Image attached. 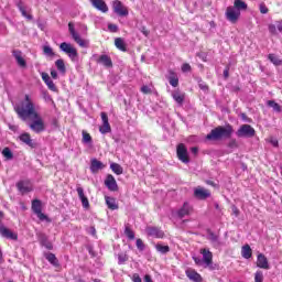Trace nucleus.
I'll return each mask as SVG.
<instances>
[{
	"mask_svg": "<svg viewBox=\"0 0 282 282\" xmlns=\"http://www.w3.org/2000/svg\"><path fill=\"white\" fill-rule=\"evenodd\" d=\"M14 110L21 120L25 121L28 118L31 120L29 128L33 133H43V131L47 129L45 120L36 110V105L30 95H25L24 100H22L19 106H15Z\"/></svg>",
	"mask_w": 282,
	"mask_h": 282,
	"instance_id": "f257e3e1",
	"label": "nucleus"
},
{
	"mask_svg": "<svg viewBox=\"0 0 282 282\" xmlns=\"http://www.w3.org/2000/svg\"><path fill=\"white\" fill-rule=\"evenodd\" d=\"M234 131L235 130L230 124H227L226 127L218 126L206 135V140H221V138H230Z\"/></svg>",
	"mask_w": 282,
	"mask_h": 282,
	"instance_id": "f03ea898",
	"label": "nucleus"
},
{
	"mask_svg": "<svg viewBox=\"0 0 282 282\" xmlns=\"http://www.w3.org/2000/svg\"><path fill=\"white\" fill-rule=\"evenodd\" d=\"M200 254H203L202 258L194 257L193 260L195 261L196 265H204V268H210L213 269V252L208 249H202Z\"/></svg>",
	"mask_w": 282,
	"mask_h": 282,
	"instance_id": "7ed1b4c3",
	"label": "nucleus"
},
{
	"mask_svg": "<svg viewBox=\"0 0 282 282\" xmlns=\"http://www.w3.org/2000/svg\"><path fill=\"white\" fill-rule=\"evenodd\" d=\"M68 31L73 40L75 41V43H77V45H79V47H89V40H84L80 37V34H78V32H76V29L74 28V23H68Z\"/></svg>",
	"mask_w": 282,
	"mask_h": 282,
	"instance_id": "20e7f679",
	"label": "nucleus"
},
{
	"mask_svg": "<svg viewBox=\"0 0 282 282\" xmlns=\"http://www.w3.org/2000/svg\"><path fill=\"white\" fill-rule=\"evenodd\" d=\"M59 50L62 52H64V54H67V56L70 58V61H78V50H76V47H74V45L67 43V42H63L59 45Z\"/></svg>",
	"mask_w": 282,
	"mask_h": 282,
	"instance_id": "39448f33",
	"label": "nucleus"
},
{
	"mask_svg": "<svg viewBox=\"0 0 282 282\" xmlns=\"http://www.w3.org/2000/svg\"><path fill=\"white\" fill-rule=\"evenodd\" d=\"M32 210L34 214H36V217L40 219V221H50L47 215L43 214V204L40 199L32 200Z\"/></svg>",
	"mask_w": 282,
	"mask_h": 282,
	"instance_id": "423d86ee",
	"label": "nucleus"
},
{
	"mask_svg": "<svg viewBox=\"0 0 282 282\" xmlns=\"http://www.w3.org/2000/svg\"><path fill=\"white\" fill-rule=\"evenodd\" d=\"M112 10L118 17H129V8L120 0L112 1Z\"/></svg>",
	"mask_w": 282,
	"mask_h": 282,
	"instance_id": "0eeeda50",
	"label": "nucleus"
},
{
	"mask_svg": "<svg viewBox=\"0 0 282 282\" xmlns=\"http://www.w3.org/2000/svg\"><path fill=\"white\" fill-rule=\"evenodd\" d=\"M254 128L250 124H242L236 132L238 138H254Z\"/></svg>",
	"mask_w": 282,
	"mask_h": 282,
	"instance_id": "6e6552de",
	"label": "nucleus"
},
{
	"mask_svg": "<svg viewBox=\"0 0 282 282\" xmlns=\"http://www.w3.org/2000/svg\"><path fill=\"white\" fill-rule=\"evenodd\" d=\"M19 193H21V195H25L26 193H32V191H34V185L32 184V182L30 180H22L19 181L15 184Z\"/></svg>",
	"mask_w": 282,
	"mask_h": 282,
	"instance_id": "1a4fd4ad",
	"label": "nucleus"
},
{
	"mask_svg": "<svg viewBox=\"0 0 282 282\" xmlns=\"http://www.w3.org/2000/svg\"><path fill=\"white\" fill-rule=\"evenodd\" d=\"M225 17L227 21H230V23H237V21H239V18L241 17V11H239V9H236L235 7H228Z\"/></svg>",
	"mask_w": 282,
	"mask_h": 282,
	"instance_id": "9d476101",
	"label": "nucleus"
},
{
	"mask_svg": "<svg viewBox=\"0 0 282 282\" xmlns=\"http://www.w3.org/2000/svg\"><path fill=\"white\" fill-rule=\"evenodd\" d=\"M176 153L178 160H181V162H183L184 164H188V162H191V160L188 159V150L186 149V145H184V143H180L177 145Z\"/></svg>",
	"mask_w": 282,
	"mask_h": 282,
	"instance_id": "9b49d317",
	"label": "nucleus"
},
{
	"mask_svg": "<svg viewBox=\"0 0 282 282\" xmlns=\"http://www.w3.org/2000/svg\"><path fill=\"white\" fill-rule=\"evenodd\" d=\"M104 184L108 188V191H111L112 193H116V191H118V182H116V177H113V175L111 174H108L106 176Z\"/></svg>",
	"mask_w": 282,
	"mask_h": 282,
	"instance_id": "f8f14e48",
	"label": "nucleus"
},
{
	"mask_svg": "<svg viewBox=\"0 0 282 282\" xmlns=\"http://www.w3.org/2000/svg\"><path fill=\"white\" fill-rule=\"evenodd\" d=\"M101 120L102 124L99 128L100 133L104 135L106 133H111V124H109V117L106 115V112H101Z\"/></svg>",
	"mask_w": 282,
	"mask_h": 282,
	"instance_id": "ddd939ff",
	"label": "nucleus"
},
{
	"mask_svg": "<svg viewBox=\"0 0 282 282\" xmlns=\"http://www.w3.org/2000/svg\"><path fill=\"white\" fill-rule=\"evenodd\" d=\"M0 235H2V237L6 239H11V241H17V239H19V235H17V232L8 229L3 225H0Z\"/></svg>",
	"mask_w": 282,
	"mask_h": 282,
	"instance_id": "4468645a",
	"label": "nucleus"
},
{
	"mask_svg": "<svg viewBox=\"0 0 282 282\" xmlns=\"http://www.w3.org/2000/svg\"><path fill=\"white\" fill-rule=\"evenodd\" d=\"M19 140L21 142H23L24 144H26V147H30L31 149H36V142H34V140H32V137L30 135V133L24 132V133L20 134Z\"/></svg>",
	"mask_w": 282,
	"mask_h": 282,
	"instance_id": "2eb2a0df",
	"label": "nucleus"
},
{
	"mask_svg": "<svg viewBox=\"0 0 282 282\" xmlns=\"http://www.w3.org/2000/svg\"><path fill=\"white\" fill-rule=\"evenodd\" d=\"M257 265L261 270H270V262H268V258L263 253H259L257 258Z\"/></svg>",
	"mask_w": 282,
	"mask_h": 282,
	"instance_id": "dca6fc26",
	"label": "nucleus"
},
{
	"mask_svg": "<svg viewBox=\"0 0 282 282\" xmlns=\"http://www.w3.org/2000/svg\"><path fill=\"white\" fill-rule=\"evenodd\" d=\"M145 232L149 235V237H155L156 239L164 238V231L158 227H148Z\"/></svg>",
	"mask_w": 282,
	"mask_h": 282,
	"instance_id": "f3484780",
	"label": "nucleus"
},
{
	"mask_svg": "<svg viewBox=\"0 0 282 282\" xmlns=\"http://www.w3.org/2000/svg\"><path fill=\"white\" fill-rule=\"evenodd\" d=\"M90 3L93 7L96 8V10H99V12H109V7L107 6V2H105V0H90Z\"/></svg>",
	"mask_w": 282,
	"mask_h": 282,
	"instance_id": "a211bd4d",
	"label": "nucleus"
},
{
	"mask_svg": "<svg viewBox=\"0 0 282 282\" xmlns=\"http://www.w3.org/2000/svg\"><path fill=\"white\" fill-rule=\"evenodd\" d=\"M194 196L197 199H208V197L210 196V192L204 187H196L194 189Z\"/></svg>",
	"mask_w": 282,
	"mask_h": 282,
	"instance_id": "6ab92c4d",
	"label": "nucleus"
},
{
	"mask_svg": "<svg viewBox=\"0 0 282 282\" xmlns=\"http://www.w3.org/2000/svg\"><path fill=\"white\" fill-rule=\"evenodd\" d=\"M193 213V207L188 203H184L183 208L180 209L176 215L180 219H184V217H188Z\"/></svg>",
	"mask_w": 282,
	"mask_h": 282,
	"instance_id": "aec40b11",
	"label": "nucleus"
},
{
	"mask_svg": "<svg viewBox=\"0 0 282 282\" xmlns=\"http://www.w3.org/2000/svg\"><path fill=\"white\" fill-rule=\"evenodd\" d=\"M185 274L187 276V279H189V281L193 282H202V274H199L197 271H195V269H187L185 271Z\"/></svg>",
	"mask_w": 282,
	"mask_h": 282,
	"instance_id": "412c9836",
	"label": "nucleus"
},
{
	"mask_svg": "<svg viewBox=\"0 0 282 282\" xmlns=\"http://www.w3.org/2000/svg\"><path fill=\"white\" fill-rule=\"evenodd\" d=\"M76 192L82 202L84 208H89V199L85 196V189L82 186H77Z\"/></svg>",
	"mask_w": 282,
	"mask_h": 282,
	"instance_id": "4be33fe9",
	"label": "nucleus"
},
{
	"mask_svg": "<svg viewBox=\"0 0 282 282\" xmlns=\"http://www.w3.org/2000/svg\"><path fill=\"white\" fill-rule=\"evenodd\" d=\"M41 76L42 80L45 83V85L48 87L51 91H57L56 85L54 84V82L47 73H42Z\"/></svg>",
	"mask_w": 282,
	"mask_h": 282,
	"instance_id": "5701e85b",
	"label": "nucleus"
},
{
	"mask_svg": "<svg viewBox=\"0 0 282 282\" xmlns=\"http://www.w3.org/2000/svg\"><path fill=\"white\" fill-rule=\"evenodd\" d=\"M13 56L19 65V67H26L28 63L23 58V53L19 50L13 51Z\"/></svg>",
	"mask_w": 282,
	"mask_h": 282,
	"instance_id": "b1692460",
	"label": "nucleus"
},
{
	"mask_svg": "<svg viewBox=\"0 0 282 282\" xmlns=\"http://www.w3.org/2000/svg\"><path fill=\"white\" fill-rule=\"evenodd\" d=\"M97 63H99V65H104V67H113V62H111V57H109V55H100L97 58Z\"/></svg>",
	"mask_w": 282,
	"mask_h": 282,
	"instance_id": "393cba45",
	"label": "nucleus"
},
{
	"mask_svg": "<svg viewBox=\"0 0 282 282\" xmlns=\"http://www.w3.org/2000/svg\"><path fill=\"white\" fill-rule=\"evenodd\" d=\"M101 169H105V165L102 164V162L96 159L91 160V163H90L91 173H98L99 171H101Z\"/></svg>",
	"mask_w": 282,
	"mask_h": 282,
	"instance_id": "a878e982",
	"label": "nucleus"
},
{
	"mask_svg": "<svg viewBox=\"0 0 282 282\" xmlns=\"http://www.w3.org/2000/svg\"><path fill=\"white\" fill-rule=\"evenodd\" d=\"M172 97L175 100V102H177V105H183L184 104V98H185L184 93H182L180 90H174L172 93Z\"/></svg>",
	"mask_w": 282,
	"mask_h": 282,
	"instance_id": "bb28decb",
	"label": "nucleus"
},
{
	"mask_svg": "<svg viewBox=\"0 0 282 282\" xmlns=\"http://www.w3.org/2000/svg\"><path fill=\"white\" fill-rule=\"evenodd\" d=\"M55 67L57 68V70L59 72V74H62L63 76H65V74L67 73V68L65 67V61L64 59H57L55 62Z\"/></svg>",
	"mask_w": 282,
	"mask_h": 282,
	"instance_id": "cd10ccee",
	"label": "nucleus"
},
{
	"mask_svg": "<svg viewBox=\"0 0 282 282\" xmlns=\"http://www.w3.org/2000/svg\"><path fill=\"white\" fill-rule=\"evenodd\" d=\"M105 199L110 210H118V203H116V198L106 196Z\"/></svg>",
	"mask_w": 282,
	"mask_h": 282,
	"instance_id": "c85d7f7f",
	"label": "nucleus"
},
{
	"mask_svg": "<svg viewBox=\"0 0 282 282\" xmlns=\"http://www.w3.org/2000/svg\"><path fill=\"white\" fill-rule=\"evenodd\" d=\"M115 45H116L117 50H120V52H127V43L124 42V40L122 37H117L115 40Z\"/></svg>",
	"mask_w": 282,
	"mask_h": 282,
	"instance_id": "c756f323",
	"label": "nucleus"
},
{
	"mask_svg": "<svg viewBox=\"0 0 282 282\" xmlns=\"http://www.w3.org/2000/svg\"><path fill=\"white\" fill-rule=\"evenodd\" d=\"M241 257H243V259H250L252 257V248H250V245L242 246Z\"/></svg>",
	"mask_w": 282,
	"mask_h": 282,
	"instance_id": "7c9ffc66",
	"label": "nucleus"
},
{
	"mask_svg": "<svg viewBox=\"0 0 282 282\" xmlns=\"http://www.w3.org/2000/svg\"><path fill=\"white\" fill-rule=\"evenodd\" d=\"M234 8H236L238 12H241V10H248V4L242 0H235Z\"/></svg>",
	"mask_w": 282,
	"mask_h": 282,
	"instance_id": "2f4dec72",
	"label": "nucleus"
},
{
	"mask_svg": "<svg viewBox=\"0 0 282 282\" xmlns=\"http://www.w3.org/2000/svg\"><path fill=\"white\" fill-rule=\"evenodd\" d=\"M171 76L169 77V83L172 85V87H177L180 85V79L177 78V75L173 73V70H170Z\"/></svg>",
	"mask_w": 282,
	"mask_h": 282,
	"instance_id": "473e14b6",
	"label": "nucleus"
},
{
	"mask_svg": "<svg viewBox=\"0 0 282 282\" xmlns=\"http://www.w3.org/2000/svg\"><path fill=\"white\" fill-rule=\"evenodd\" d=\"M110 169L112 172H115L116 175H122V173H124V170L118 163H111Z\"/></svg>",
	"mask_w": 282,
	"mask_h": 282,
	"instance_id": "72a5a7b5",
	"label": "nucleus"
},
{
	"mask_svg": "<svg viewBox=\"0 0 282 282\" xmlns=\"http://www.w3.org/2000/svg\"><path fill=\"white\" fill-rule=\"evenodd\" d=\"M155 250L160 252L161 254H166L171 252V248L169 246H164L161 243L155 245Z\"/></svg>",
	"mask_w": 282,
	"mask_h": 282,
	"instance_id": "f704fd0d",
	"label": "nucleus"
},
{
	"mask_svg": "<svg viewBox=\"0 0 282 282\" xmlns=\"http://www.w3.org/2000/svg\"><path fill=\"white\" fill-rule=\"evenodd\" d=\"M268 107H271V109H273V111H275L276 113H281V106L274 101V100H269L267 101Z\"/></svg>",
	"mask_w": 282,
	"mask_h": 282,
	"instance_id": "c9c22d12",
	"label": "nucleus"
},
{
	"mask_svg": "<svg viewBox=\"0 0 282 282\" xmlns=\"http://www.w3.org/2000/svg\"><path fill=\"white\" fill-rule=\"evenodd\" d=\"M82 135H83V139H82L83 144H91L93 142L91 134L83 130Z\"/></svg>",
	"mask_w": 282,
	"mask_h": 282,
	"instance_id": "e433bc0d",
	"label": "nucleus"
},
{
	"mask_svg": "<svg viewBox=\"0 0 282 282\" xmlns=\"http://www.w3.org/2000/svg\"><path fill=\"white\" fill-rule=\"evenodd\" d=\"M46 259L51 262L52 265L55 268H58V259L54 253H47Z\"/></svg>",
	"mask_w": 282,
	"mask_h": 282,
	"instance_id": "4c0bfd02",
	"label": "nucleus"
},
{
	"mask_svg": "<svg viewBox=\"0 0 282 282\" xmlns=\"http://www.w3.org/2000/svg\"><path fill=\"white\" fill-rule=\"evenodd\" d=\"M43 98L45 100V102H48L50 105H52V107H54V109L56 108V102H54V99L52 98V96L47 93H44Z\"/></svg>",
	"mask_w": 282,
	"mask_h": 282,
	"instance_id": "58836bf2",
	"label": "nucleus"
},
{
	"mask_svg": "<svg viewBox=\"0 0 282 282\" xmlns=\"http://www.w3.org/2000/svg\"><path fill=\"white\" fill-rule=\"evenodd\" d=\"M2 155H3V158H7L8 160H12V158H14V154H12V150H10V148H4L2 150Z\"/></svg>",
	"mask_w": 282,
	"mask_h": 282,
	"instance_id": "ea45409f",
	"label": "nucleus"
},
{
	"mask_svg": "<svg viewBox=\"0 0 282 282\" xmlns=\"http://www.w3.org/2000/svg\"><path fill=\"white\" fill-rule=\"evenodd\" d=\"M269 61H271V63H273V65L282 64L281 59H279V57H276V55H274V54H269Z\"/></svg>",
	"mask_w": 282,
	"mask_h": 282,
	"instance_id": "a19ab883",
	"label": "nucleus"
},
{
	"mask_svg": "<svg viewBox=\"0 0 282 282\" xmlns=\"http://www.w3.org/2000/svg\"><path fill=\"white\" fill-rule=\"evenodd\" d=\"M119 264L122 265L123 263H127L129 261V256L127 253H121L118 256Z\"/></svg>",
	"mask_w": 282,
	"mask_h": 282,
	"instance_id": "79ce46f5",
	"label": "nucleus"
},
{
	"mask_svg": "<svg viewBox=\"0 0 282 282\" xmlns=\"http://www.w3.org/2000/svg\"><path fill=\"white\" fill-rule=\"evenodd\" d=\"M124 235L128 237V239H135V232L131 230V228L126 227Z\"/></svg>",
	"mask_w": 282,
	"mask_h": 282,
	"instance_id": "37998d69",
	"label": "nucleus"
},
{
	"mask_svg": "<svg viewBox=\"0 0 282 282\" xmlns=\"http://www.w3.org/2000/svg\"><path fill=\"white\" fill-rule=\"evenodd\" d=\"M19 10H20L22 17H24L25 19H29V21H32V15L28 14V11H25L24 7L19 6Z\"/></svg>",
	"mask_w": 282,
	"mask_h": 282,
	"instance_id": "c03bdc74",
	"label": "nucleus"
},
{
	"mask_svg": "<svg viewBox=\"0 0 282 282\" xmlns=\"http://www.w3.org/2000/svg\"><path fill=\"white\" fill-rule=\"evenodd\" d=\"M254 282H263V271H257L256 272Z\"/></svg>",
	"mask_w": 282,
	"mask_h": 282,
	"instance_id": "a18cd8bd",
	"label": "nucleus"
},
{
	"mask_svg": "<svg viewBox=\"0 0 282 282\" xmlns=\"http://www.w3.org/2000/svg\"><path fill=\"white\" fill-rule=\"evenodd\" d=\"M259 10L261 14H268V12H270V10L268 9V6H265L263 2L259 4Z\"/></svg>",
	"mask_w": 282,
	"mask_h": 282,
	"instance_id": "49530a36",
	"label": "nucleus"
},
{
	"mask_svg": "<svg viewBox=\"0 0 282 282\" xmlns=\"http://www.w3.org/2000/svg\"><path fill=\"white\" fill-rule=\"evenodd\" d=\"M137 248H138V250H140V252L144 251L145 246H144V242L142 241V239H140V238L137 239Z\"/></svg>",
	"mask_w": 282,
	"mask_h": 282,
	"instance_id": "de8ad7c7",
	"label": "nucleus"
},
{
	"mask_svg": "<svg viewBox=\"0 0 282 282\" xmlns=\"http://www.w3.org/2000/svg\"><path fill=\"white\" fill-rule=\"evenodd\" d=\"M43 52H44V54H46L47 56H54V51H53L52 47H50V46H44Z\"/></svg>",
	"mask_w": 282,
	"mask_h": 282,
	"instance_id": "09e8293b",
	"label": "nucleus"
},
{
	"mask_svg": "<svg viewBox=\"0 0 282 282\" xmlns=\"http://www.w3.org/2000/svg\"><path fill=\"white\" fill-rule=\"evenodd\" d=\"M108 30H109V32H118V25L109 23L108 24Z\"/></svg>",
	"mask_w": 282,
	"mask_h": 282,
	"instance_id": "8fccbe9b",
	"label": "nucleus"
},
{
	"mask_svg": "<svg viewBox=\"0 0 282 282\" xmlns=\"http://www.w3.org/2000/svg\"><path fill=\"white\" fill-rule=\"evenodd\" d=\"M182 72L183 73L191 72V64H188V63L183 64Z\"/></svg>",
	"mask_w": 282,
	"mask_h": 282,
	"instance_id": "3c124183",
	"label": "nucleus"
},
{
	"mask_svg": "<svg viewBox=\"0 0 282 282\" xmlns=\"http://www.w3.org/2000/svg\"><path fill=\"white\" fill-rule=\"evenodd\" d=\"M208 238H209L210 241H214V242L219 241V236H217L213 232L209 234Z\"/></svg>",
	"mask_w": 282,
	"mask_h": 282,
	"instance_id": "603ef678",
	"label": "nucleus"
},
{
	"mask_svg": "<svg viewBox=\"0 0 282 282\" xmlns=\"http://www.w3.org/2000/svg\"><path fill=\"white\" fill-rule=\"evenodd\" d=\"M269 32L271 34H276V25L274 24H269Z\"/></svg>",
	"mask_w": 282,
	"mask_h": 282,
	"instance_id": "864d4df0",
	"label": "nucleus"
},
{
	"mask_svg": "<svg viewBox=\"0 0 282 282\" xmlns=\"http://www.w3.org/2000/svg\"><path fill=\"white\" fill-rule=\"evenodd\" d=\"M132 281H133V282H142V279L140 278V275H139L138 273H134V274L132 275Z\"/></svg>",
	"mask_w": 282,
	"mask_h": 282,
	"instance_id": "5fc2aeb1",
	"label": "nucleus"
},
{
	"mask_svg": "<svg viewBox=\"0 0 282 282\" xmlns=\"http://www.w3.org/2000/svg\"><path fill=\"white\" fill-rule=\"evenodd\" d=\"M141 91H142V94H151V89L149 86H142Z\"/></svg>",
	"mask_w": 282,
	"mask_h": 282,
	"instance_id": "6e6d98bb",
	"label": "nucleus"
},
{
	"mask_svg": "<svg viewBox=\"0 0 282 282\" xmlns=\"http://www.w3.org/2000/svg\"><path fill=\"white\" fill-rule=\"evenodd\" d=\"M51 76H52V78H54V80H56V78H58V73L56 72V69H51Z\"/></svg>",
	"mask_w": 282,
	"mask_h": 282,
	"instance_id": "4d7b16f0",
	"label": "nucleus"
},
{
	"mask_svg": "<svg viewBox=\"0 0 282 282\" xmlns=\"http://www.w3.org/2000/svg\"><path fill=\"white\" fill-rule=\"evenodd\" d=\"M231 210H232V213L235 214L236 217H239V208H237V206L234 205L231 207Z\"/></svg>",
	"mask_w": 282,
	"mask_h": 282,
	"instance_id": "13d9d810",
	"label": "nucleus"
},
{
	"mask_svg": "<svg viewBox=\"0 0 282 282\" xmlns=\"http://www.w3.org/2000/svg\"><path fill=\"white\" fill-rule=\"evenodd\" d=\"M229 147H230V149H237V140H231L229 142Z\"/></svg>",
	"mask_w": 282,
	"mask_h": 282,
	"instance_id": "bf43d9fd",
	"label": "nucleus"
},
{
	"mask_svg": "<svg viewBox=\"0 0 282 282\" xmlns=\"http://www.w3.org/2000/svg\"><path fill=\"white\" fill-rule=\"evenodd\" d=\"M9 129H10V131L17 132V131H19V126H12V124H10V126H9Z\"/></svg>",
	"mask_w": 282,
	"mask_h": 282,
	"instance_id": "052dcab7",
	"label": "nucleus"
},
{
	"mask_svg": "<svg viewBox=\"0 0 282 282\" xmlns=\"http://www.w3.org/2000/svg\"><path fill=\"white\" fill-rule=\"evenodd\" d=\"M276 29L282 32V21L276 22Z\"/></svg>",
	"mask_w": 282,
	"mask_h": 282,
	"instance_id": "680f3d73",
	"label": "nucleus"
},
{
	"mask_svg": "<svg viewBox=\"0 0 282 282\" xmlns=\"http://www.w3.org/2000/svg\"><path fill=\"white\" fill-rule=\"evenodd\" d=\"M144 282H153V279H151V275L147 274L144 276Z\"/></svg>",
	"mask_w": 282,
	"mask_h": 282,
	"instance_id": "e2e57ef3",
	"label": "nucleus"
},
{
	"mask_svg": "<svg viewBox=\"0 0 282 282\" xmlns=\"http://www.w3.org/2000/svg\"><path fill=\"white\" fill-rule=\"evenodd\" d=\"M191 151L194 155H197L199 150L197 148H192Z\"/></svg>",
	"mask_w": 282,
	"mask_h": 282,
	"instance_id": "0e129e2a",
	"label": "nucleus"
},
{
	"mask_svg": "<svg viewBox=\"0 0 282 282\" xmlns=\"http://www.w3.org/2000/svg\"><path fill=\"white\" fill-rule=\"evenodd\" d=\"M224 76H225V78H228V76H229V70H228V68H226V69L224 70Z\"/></svg>",
	"mask_w": 282,
	"mask_h": 282,
	"instance_id": "69168bd1",
	"label": "nucleus"
},
{
	"mask_svg": "<svg viewBox=\"0 0 282 282\" xmlns=\"http://www.w3.org/2000/svg\"><path fill=\"white\" fill-rule=\"evenodd\" d=\"M271 144H273L274 147H279V141L278 140H271Z\"/></svg>",
	"mask_w": 282,
	"mask_h": 282,
	"instance_id": "338daca9",
	"label": "nucleus"
},
{
	"mask_svg": "<svg viewBox=\"0 0 282 282\" xmlns=\"http://www.w3.org/2000/svg\"><path fill=\"white\" fill-rule=\"evenodd\" d=\"M199 88L203 89L204 91H206V90L208 89V86L200 84V85H199Z\"/></svg>",
	"mask_w": 282,
	"mask_h": 282,
	"instance_id": "774afa93",
	"label": "nucleus"
}]
</instances>
